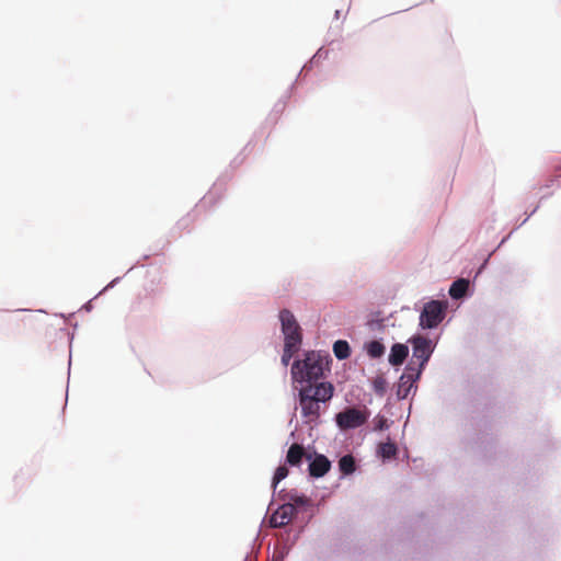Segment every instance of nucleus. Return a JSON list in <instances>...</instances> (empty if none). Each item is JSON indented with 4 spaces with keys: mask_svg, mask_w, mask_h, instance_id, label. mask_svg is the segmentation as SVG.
I'll return each instance as SVG.
<instances>
[{
    "mask_svg": "<svg viewBox=\"0 0 561 561\" xmlns=\"http://www.w3.org/2000/svg\"><path fill=\"white\" fill-rule=\"evenodd\" d=\"M421 375L420 369H414L413 363L408 364L398 382V399H405L412 390H416L415 382L420 379Z\"/></svg>",
    "mask_w": 561,
    "mask_h": 561,
    "instance_id": "nucleus-6",
    "label": "nucleus"
},
{
    "mask_svg": "<svg viewBox=\"0 0 561 561\" xmlns=\"http://www.w3.org/2000/svg\"><path fill=\"white\" fill-rule=\"evenodd\" d=\"M304 456V448L298 444H294L288 449L286 461L291 466H298L301 462Z\"/></svg>",
    "mask_w": 561,
    "mask_h": 561,
    "instance_id": "nucleus-12",
    "label": "nucleus"
},
{
    "mask_svg": "<svg viewBox=\"0 0 561 561\" xmlns=\"http://www.w3.org/2000/svg\"><path fill=\"white\" fill-rule=\"evenodd\" d=\"M330 356L321 352L310 351L305 353L302 359H296L291 365V377L294 382L305 385L320 383L328 369Z\"/></svg>",
    "mask_w": 561,
    "mask_h": 561,
    "instance_id": "nucleus-2",
    "label": "nucleus"
},
{
    "mask_svg": "<svg viewBox=\"0 0 561 561\" xmlns=\"http://www.w3.org/2000/svg\"><path fill=\"white\" fill-rule=\"evenodd\" d=\"M339 468L343 474H351L355 471V460L351 455L343 456L339 461Z\"/></svg>",
    "mask_w": 561,
    "mask_h": 561,
    "instance_id": "nucleus-15",
    "label": "nucleus"
},
{
    "mask_svg": "<svg viewBox=\"0 0 561 561\" xmlns=\"http://www.w3.org/2000/svg\"><path fill=\"white\" fill-rule=\"evenodd\" d=\"M470 282L466 278H459L455 280L450 288H449V295L453 299H461L467 295V291L469 289Z\"/></svg>",
    "mask_w": 561,
    "mask_h": 561,
    "instance_id": "nucleus-11",
    "label": "nucleus"
},
{
    "mask_svg": "<svg viewBox=\"0 0 561 561\" xmlns=\"http://www.w3.org/2000/svg\"><path fill=\"white\" fill-rule=\"evenodd\" d=\"M118 280H119V277L114 278V279H113V280H112L107 286H105V287L103 288V290H101V291H100L95 297L100 296L101 294H103V293H104V291H106L107 289H110V288L114 287V286H115V284H117V283H118Z\"/></svg>",
    "mask_w": 561,
    "mask_h": 561,
    "instance_id": "nucleus-22",
    "label": "nucleus"
},
{
    "mask_svg": "<svg viewBox=\"0 0 561 561\" xmlns=\"http://www.w3.org/2000/svg\"><path fill=\"white\" fill-rule=\"evenodd\" d=\"M295 514V507L293 503H283L271 515L270 524L272 527H283L287 525Z\"/></svg>",
    "mask_w": 561,
    "mask_h": 561,
    "instance_id": "nucleus-7",
    "label": "nucleus"
},
{
    "mask_svg": "<svg viewBox=\"0 0 561 561\" xmlns=\"http://www.w3.org/2000/svg\"><path fill=\"white\" fill-rule=\"evenodd\" d=\"M302 342V334L284 336V348L298 352Z\"/></svg>",
    "mask_w": 561,
    "mask_h": 561,
    "instance_id": "nucleus-16",
    "label": "nucleus"
},
{
    "mask_svg": "<svg viewBox=\"0 0 561 561\" xmlns=\"http://www.w3.org/2000/svg\"><path fill=\"white\" fill-rule=\"evenodd\" d=\"M287 496H288V502L287 503H293L295 510L297 507L310 506V500L307 496H305V495H299L297 493H288Z\"/></svg>",
    "mask_w": 561,
    "mask_h": 561,
    "instance_id": "nucleus-18",
    "label": "nucleus"
},
{
    "mask_svg": "<svg viewBox=\"0 0 561 561\" xmlns=\"http://www.w3.org/2000/svg\"><path fill=\"white\" fill-rule=\"evenodd\" d=\"M408 354L409 348L407 345L396 343L391 347L388 360L392 366H399L405 360Z\"/></svg>",
    "mask_w": 561,
    "mask_h": 561,
    "instance_id": "nucleus-10",
    "label": "nucleus"
},
{
    "mask_svg": "<svg viewBox=\"0 0 561 561\" xmlns=\"http://www.w3.org/2000/svg\"><path fill=\"white\" fill-rule=\"evenodd\" d=\"M83 308L87 310V311H90L92 309V305H91V301L87 302Z\"/></svg>",
    "mask_w": 561,
    "mask_h": 561,
    "instance_id": "nucleus-23",
    "label": "nucleus"
},
{
    "mask_svg": "<svg viewBox=\"0 0 561 561\" xmlns=\"http://www.w3.org/2000/svg\"><path fill=\"white\" fill-rule=\"evenodd\" d=\"M288 476V469L285 466H279L274 474L273 481H272V488L273 492L275 493L277 490L278 483L284 480Z\"/></svg>",
    "mask_w": 561,
    "mask_h": 561,
    "instance_id": "nucleus-20",
    "label": "nucleus"
},
{
    "mask_svg": "<svg viewBox=\"0 0 561 561\" xmlns=\"http://www.w3.org/2000/svg\"><path fill=\"white\" fill-rule=\"evenodd\" d=\"M278 317L284 336L301 334V328L291 311L283 309Z\"/></svg>",
    "mask_w": 561,
    "mask_h": 561,
    "instance_id": "nucleus-8",
    "label": "nucleus"
},
{
    "mask_svg": "<svg viewBox=\"0 0 561 561\" xmlns=\"http://www.w3.org/2000/svg\"><path fill=\"white\" fill-rule=\"evenodd\" d=\"M322 56V49H319L317 54L313 56V59L320 58Z\"/></svg>",
    "mask_w": 561,
    "mask_h": 561,
    "instance_id": "nucleus-24",
    "label": "nucleus"
},
{
    "mask_svg": "<svg viewBox=\"0 0 561 561\" xmlns=\"http://www.w3.org/2000/svg\"><path fill=\"white\" fill-rule=\"evenodd\" d=\"M335 18L339 19L340 18V10H336L335 11Z\"/></svg>",
    "mask_w": 561,
    "mask_h": 561,
    "instance_id": "nucleus-25",
    "label": "nucleus"
},
{
    "mask_svg": "<svg viewBox=\"0 0 561 561\" xmlns=\"http://www.w3.org/2000/svg\"><path fill=\"white\" fill-rule=\"evenodd\" d=\"M388 382L382 376H377L373 380V389L378 396H383L387 391Z\"/></svg>",
    "mask_w": 561,
    "mask_h": 561,
    "instance_id": "nucleus-19",
    "label": "nucleus"
},
{
    "mask_svg": "<svg viewBox=\"0 0 561 561\" xmlns=\"http://www.w3.org/2000/svg\"><path fill=\"white\" fill-rule=\"evenodd\" d=\"M297 352H294V351H290V350H287V348H284V352H283V355H282V358H280V362L282 364L286 367L289 365L293 356L296 354Z\"/></svg>",
    "mask_w": 561,
    "mask_h": 561,
    "instance_id": "nucleus-21",
    "label": "nucleus"
},
{
    "mask_svg": "<svg viewBox=\"0 0 561 561\" xmlns=\"http://www.w3.org/2000/svg\"><path fill=\"white\" fill-rule=\"evenodd\" d=\"M333 353L337 359H345L351 354L350 345L346 341L339 340L333 344Z\"/></svg>",
    "mask_w": 561,
    "mask_h": 561,
    "instance_id": "nucleus-14",
    "label": "nucleus"
},
{
    "mask_svg": "<svg viewBox=\"0 0 561 561\" xmlns=\"http://www.w3.org/2000/svg\"><path fill=\"white\" fill-rule=\"evenodd\" d=\"M330 467L331 462L325 456L317 455L309 465L310 476L321 478L330 470Z\"/></svg>",
    "mask_w": 561,
    "mask_h": 561,
    "instance_id": "nucleus-9",
    "label": "nucleus"
},
{
    "mask_svg": "<svg viewBox=\"0 0 561 561\" xmlns=\"http://www.w3.org/2000/svg\"><path fill=\"white\" fill-rule=\"evenodd\" d=\"M332 397L333 386L330 382L301 386L298 390V403L302 422L311 426L317 425Z\"/></svg>",
    "mask_w": 561,
    "mask_h": 561,
    "instance_id": "nucleus-1",
    "label": "nucleus"
},
{
    "mask_svg": "<svg viewBox=\"0 0 561 561\" xmlns=\"http://www.w3.org/2000/svg\"><path fill=\"white\" fill-rule=\"evenodd\" d=\"M368 417L366 409L346 408L335 415V422L341 430L346 431L364 425Z\"/></svg>",
    "mask_w": 561,
    "mask_h": 561,
    "instance_id": "nucleus-5",
    "label": "nucleus"
},
{
    "mask_svg": "<svg viewBox=\"0 0 561 561\" xmlns=\"http://www.w3.org/2000/svg\"><path fill=\"white\" fill-rule=\"evenodd\" d=\"M365 351L371 358H379L385 354V346L379 341H370L365 344Z\"/></svg>",
    "mask_w": 561,
    "mask_h": 561,
    "instance_id": "nucleus-13",
    "label": "nucleus"
},
{
    "mask_svg": "<svg viewBox=\"0 0 561 561\" xmlns=\"http://www.w3.org/2000/svg\"><path fill=\"white\" fill-rule=\"evenodd\" d=\"M378 454L382 459H390L396 456L397 446L391 442L382 443L379 445Z\"/></svg>",
    "mask_w": 561,
    "mask_h": 561,
    "instance_id": "nucleus-17",
    "label": "nucleus"
},
{
    "mask_svg": "<svg viewBox=\"0 0 561 561\" xmlns=\"http://www.w3.org/2000/svg\"><path fill=\"white\" fill-rule=\"evenodd\" d=\"M278 561H283V556H280V557L278 558Z\"/></svg>",
    "mask_w": 561,
    "mask_h": 561,
    "instance_id": "nucleus-26",
    "label": "nucleus"
},
{
    "mask_svg": "<svg viewBox=\"0 0 561 561\" xmlns=\"http://www.w3.org/2000/svg\"><path fill=\"white\" fill-rule=\"evenodd\" d=\"M410 343L412 345V358L409 363H413L414 369H420L422 373L435 350V343L422 335L411 337Z\"/></svg>",
    "mask_w": 561,
    "mask_h": 561,
    "instance_id": "nucleus-4",
    "label": "nucleus"
},
{
    "mask_svg": "<svg viewBox=\"0 0 561 561\" xmlns=\"http://www.w3.org/2000/svg\"><path fill=\"white\" fill-rule=\"evenodd\" d=\"M448 304L442 300H431L424 304L420 313L419 325L423 330L436 329L445 319Z\"/></svg>",
    "mask_w": 561,
    "mask_h": 561,
    "instance_id": "nucleus-3",
    "label": "nucleus"
}]
</instances>
